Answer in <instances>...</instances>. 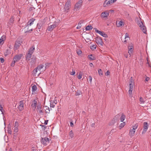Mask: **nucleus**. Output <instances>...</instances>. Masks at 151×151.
Instances as JSON below:
<instances>
[{
  "instance_id": "obj_46",
  "label": "nucleus",
  "mask_w": 151,
  "mask_h": 151,
  "mask_svg": "<svg viewBox=\"0 0 151 151\" xmlns=\"http://www.w3.org/2000/svg\"><path fill=\"white\" fill-rule=\"evenodd\" d=\"M133 84L131 83L129 84V89H133Z\"/></svg>"
},
{
  "instance_id": "obj_5",
  "label": "nucleus",
  "mask_w": 151,
  "mask_h": 151,
  "mask_svg": "<svg viewBox=\"0 0 151 151\" xmlns=\"http://www.w3.org/2000/svg\"><path fill=\"white\" fill-rule=\"evenodd\" d=\"M41 143L44 145H46L47 144L49 143V138L47 137L42 138V140H41Z\"/></svg>"
},
{
  "instance_id": "obj_52",
  "label": "nucleus",
  "mask_w": 151,
  "mask_h": 151,
  "mask_svg": "<svg viewBox=\"0 0 151 151\" xmlns=\"http://www.w3.org/2000/svg\"><path fill=\"white\" fill-rule=\"evenodd\" d=\"M119 118V116L118 115L116 116L114 118V121L115 119H116V121H117V120H118Z\"/></svg>"
},
{
  "instance_id": "obj_19",
  "label": "nucleus",
  "mask_w": 151,
  "mask_h": 151,
  "mask_svg": "<svg viewBox=\"0 0 151 151\" xmlns=\"http://www.w3.org/2000/svg\"><path fill=\"white\" fill-rule=\"evenodd\" d=\"M35 48L34 46H32L29 50L28 52L31 54H32L33 52L34 51Z\"/></svg>"
},
{
  "instance_id": "obj_2",
  "label": "nucleus",
  "mask_w": 151,
  "mask_h": 151,
  "mask_svg": "<svg viewBox=\"0 0 151 151\" xmlns=\"http://www.w3.org/2000/svg\"><path fill=\"white\" fill-rule=\"evenodd\" d=\"M71 0H67L64 7L65 11L67 12H68L69 10L71 8Z\"/></svg>"
},
{
  "instance_id": "obj_8",
  "label": "nucleus",
  "mask_w": 151,
  "mask_h": 151,
  "mask_svg": "<svg viewBox=\"0 0 151 151\" xmlns=\"http://www.w3.org/2000/svg\"><path fill=\"white\" fill-rule=\"evenodd\" d=\"M58 25V24L56 23H54L52 25L49 26L48 27L47 29L49 31H51L54 28L56 27Z\"/></svg>"
},
{
  "instance_id": "obj_9",
  "label": "nucleus",
  "mask_w": 151,
  "mask_h": 151,
  "mask_svg": "<svg viewBox=\"0 0 151 151\" xmlns=\"http://www.w3.org/2000/svg\"><path fill=\"white\" fill-rule=\"evenodd\" d=\"M148 127V125L147 122H144L143 123V130L142 132V134H143L146 132L147 130Z\"/></svg>"
},
{
  "instance_id": "obj_12",
  "label": "nucleus",
  "mask_w": 151,
  "mask_h": 151,
  "mask_svg": "<svg viewBox=\"0 0 151 151\" xmlns=\"http://www.w3.org/2000/svg\"><path fill=\"white\" fill-rule=\"evenodd\" d=\"M14 17L13 16H12L9 19V21L7 24L8 27H10V26H11L14 23Z\"/></svg>"
},
{
  "instance_id": "obj_11",
  "label": "nucleus",
  "mask_w": 151,
  "mask_h": 151,
  "mask_svg": "<svg viewBox=\"0 0 151 151\" xmlns=\"http://www.w3.org/2000/svg\"><path fill=\"white\" fill-rule=\"evenodd\" d=\"M37 100L36 99L33 100L32 101L31 106L34 110L35 109L37 106Z\"/></svg>"
},
{
  "instance_id": "obj_63",
  "label": "nucleus",
  "mask_w": 151,
  "mask_h": 151,
  "mask_svg": "<svg viewBox=\"0 0 151 151\" xmlns=\"http://www.w3.org/2000/svg\"><path fill=\"white\" fill-rule=\"evenodd\" d=\"M52 102H53V104H56L57 102L56 100H55L53 101H52Z\"/></svg>"
},
{
  "instance_id": "obj_33",
  "label": "nucleus",
  "mask_w": 151,
  "mask_h": 151,
  "mask_svg": "<svg viewBox=\"0 0 151 151\" xmlns=\"http://www.w3.org/2000/svg\"><path fill=\"white\" fill-rule=\"evenodd\" d=\"M125 125V122H123L122 123H121L119 126V127L120 128V129L122 128Z\"/></svg>"
},
{
  "instance_id": "obj_64",
  "label": "nucleus",
  "mask_w": 151,
  "mask_h": 151,
  "mask_svg": "<svg viewBox=\"0 0 151 151\" xmlns=\"http://www.w3.org/2000/svg\"><path fill=\"white\" fill-rule=\"evenodd\" d=\"M124 56L126 58H127L128 56V54L127 52H126V53H124Z\"/></svg>"
},
{
  "instance_id": "obj_50",
  "label": "nucleus",
  "mask_w": 151,
  "mask_h": 151,
  "mask_svg": "<svg viewBox=\"0 0 151 151\" xmlns=\"http://www.w3.org/2000/svg\"><path fill=\"white\" fill-rule=\"evenodd\" d=\"M37 109L38 110L41 109V106L40 105H38L37 106Z\"/></svg>"
},
{
  "instance_id": "obj_4",
  "label": "nucleus",
  "mask_w": 151,
  "mask_h": 151,
  "mask_svg": "<svg viewBox=\"0 0 151 151\" xmlns=\"http://www.w3.org/2000/svg\"><path fill=\"white\" fill-rule=\"evenodd\" d=\"M114 2L113 0H105L103 4V6L105 7H107Z\"/></svg>"
},
{
  "instance_id": "obj_39",
  "label": "nucleus",
  "mask_w": 151,
  "mask_h": 151,
  "mask_svg": "<svg viewBox=\"0 0 151 151\" xmlns=\"http://www.w3.org/2000/svg\"><path fill=\"white\" fill-rule=\"evenodd\" d=\"M138 24L140 27L143 26V23L142 21H139L138 22Z\"/></svg>"
},
{
  "instance_id": "obj_44",
  "label": "nucleus",
  "mask_w": 151,
  "mask_h": 151,
  "mask_svg": "<svg viewBox=\"0 0 151 151\" xmlns=\"http://www.w3.org/2000/svg\"><path fill=\"white\" fill-rule=\"evenodd\" d=\"M46 109H45L46 112L47 113H49L50 112V109L49 108V107L46 106Z\"/></svg>"
},
{
  "instance_id": "obj_51",
  "label": "nucleus",
  "mask_w": 151,
  "mask_h": 151,
  "mask_svg": "<svg viewBox=\"0 0 151 151\" xmlns=\"http://www.w3.org/2000/svg\"><path fill=\"white\" fill-rule=\"evenodd\" d=\"M133 80L132 79V77H131V78L130 79L129 81V83L131 84V83L132 84H133Z\"/></svg>"
},
{
  "instance_id": "obj_58",
  "label": "nucleus",
  "mask_w": 151,
  "mask_h": 151,
  "mask_svg": "<svg viewBox=\"0 0 151 151\" xmlns=\"http://www.w3.org/2000/svg\"><path fill=\"white\" fill-rule=\"evenodd\" d=\"M0 59L1 63H3L4 61V59L2 58H1Z\"/></svg>"
},
{
  "instance_id": "obj_28",
  "label": "nucleus",
  "mask_w": 151,
  "mask_h": 151,
  "mask_svg": "<svg viewBox=\"0 0 151 151\" xmlns=\"http://www.w3.org/2000/svg\"><path fill=\"white\" fill-rule=\"evenodd\" d=\"M42 24L41 23H38L37 25V27L39 31L40 32V29H41Z\"/></svg>"
},
{
  "instance_id": "obj_20",
  "label": "nucleus",
  "mask_w": 151,
  "mask_h": 151,
  "mask_svg": "<svg viewBox=\"0 0 151 151\" xmlns=\"http://www.w3.org/2000/svg\"><path fill=\"white\" fill-rule=\"evenodd\" d=\"M32 54L28 52L26 56V60L29 61L30 60Z\"/></svg>"
},
{
  "instance_id": "obj_53",
  "label": "nucleus",
  "mask_w": 151,
  "mask_h": 151,
  "mask_svg": "<svg viewBox=\"0 0 151 151\" xmlns=\"http://www.w3.org/2000/svg\"><path fill=\"white\" fill-rule=\"evenodd\" d=\"M8 132L10 134H11L12 133V131L11 129H8Z\"/></svg>"
},
{
  "instance_id": "obj_23",
  "label": "nucleus",
  "mask_w": 151,
  "mask_h": 151,
  "mask_svg": "<svg viewBox=\"0 0 151 151\" xmlns=\"http://www.w3.org/2000/svg\"><path fill=\"white\" fill-rule=\"evenodd\" d=\"M72 116V115H69L68 116V118L70 119V126L71 127H73L74 125L73 123V121L71 119V116Z\"/></svg>"
},
{
  "instance_id": "obj_24",
  "label": "nucleus",
  "mask_w": 151,
  "mask_h": 151,
  "mask_svg": "<svg viewBox=\"0 0 151 151\" xmlns=\"http://www.w3.org/2000/svg\"><path fill=\"white\" fill-rule=\"evenodd\" d=\"M125 115L123 114H122L120 118V120L121 122H123L125 120Z\"/></svg>"
},
{
  "instance_id": "obj_27",
  "label": "nucleus",
  "mask_w": 151,
  "mask_h": 151,
  "mask_svg": "<svg viewBox=\"0 0 151 151\" xmlns=\"http://www.w3.org/2000/svg\"><path fill=\"white\" fill-rule=\"evenodd\" d=\"M38 70H38L37 68H35L33 70V73H34V75H35V76H36V75L38 76L40 74V73L37 74V73Z\"/></svg>"
},
{
  "instance_id": "obj_32",
  "label": "nucleus",
  "mask_w": 151,
  "mask_h": 151,
  "mask_svg": "<svg viewBox=\"0 0 151 151\" xmlns=\"http://www.w3.org/2000/svg\"><path fill=\"white\" fill-rule=\"evenodd\" d=\"M83 73L82 72H80L79 73L78 75V78L79 79H81L82 78V76L83 74Z\"/></svg>"
},
{
  "instance_id": "obj_6",
  "label": "nucleus",
  "mask_w": 151,
  "mask_h": 151,
  "mask_svg": "<svg viewBox=\"0 0 151 151\" xmlns=\"http://www.w3.org/2000/svg\"><path fill=\"white\" fill-rule=\"evenodd\" d=\"M101 17L102 19H106L109 16V12L108 11H106L102 12L101 14Z\"/></svg>"
},
{
  "instance_id": "obj_18",
  "label": "nucleus",
  "mask_w": 151,
  "mask_h": 151,
  "mask_svg": "<svg viewBox=\"0 0 151 151\" xmlns=\"http://www.w3.org/2000/svg\"><path fill=\"white\" fill-rule=\"evenodd\" d=\"M128 49H129V51H128V53H129V55H130V56H131V54L132 53L133 49V47L132 46H129L128 47Z\"/></svg>"
},
{
  "instance_id": "obj_56",
  "label": "nucleus",
  "mask_w": 151,
  "mask_h": 151,
  "mask_svg": "<svg viewBox=\"0 0 151 151\" xmlns=\"http://www.w3.org/2000/svg\"><path fill=\"white\" fill-rule=\"evenodd\" d=\"M109 12V13H114V10H111V9H110V10H109V11H108Z\"/></svg>"
},
{
  "instance_id": "obj_34",
  "label": "nucleus",
  "mask_w": 151,
  "mask_h": 151,
  "mask_svg": "<svg viewBox=\"0 0 151 151\" xmlns=\"http://www.w3.org/2000/svg\"><path fill=\"white\" fill-rule=\"evenodd\" d=\"M92 28H93V27L91 26L88 25L86 27V29L87 30H91L92 29Z\"/></svg>"
},
{
  "instance_id": "obj_48",
  "label": "nucleus",
  "mask_w": 151,
  "mask_h": 151,
  "mask_svg": "<svg viewBox=\"0 0 151 151\" xmlns=\"http://www.w3.org/2000/svg\"><path fill=\"white\" fill-rule=\"evenodd\" d=\"M14 132H17L18 131V127H14Z\"/></svg>"
},
{
  "instance_id": "obj_60",
  "label": "nucleus",
  "mask_w": 151,
  "mask_h": 151,
  "mask_svg": "<svg viewBox=\"0 0 151 151\" xmlns=\"http://www.w3.org/2000/svg\"><path fill=\"white\" fill-rule=\"evenodd\" d=\"M3 108L1 105H0V110L3 113Z\"/></svg>"
},
{
  "instance_id": "obj_41",
  "label": "nucleus",
  "mask_w": 151,
  "mask_h": 151,
  "mask_svg": "<svg viewBox=\"0 0 151 151\" xmlns=\"http://www.w3.org/2000/svg\"><path fill=\"white\" fill-rule=\"evenodd\" d=\"M139 101H140V102H141L140 103L141 104H144L145 102V101L141 97H140Z\"/></svg>"
},
{
  "instance_id": "obj_38",
  "label": "nucleus",
  "mask_w": 151,
  "mask_h": 151,
  "mask_svg": "<svg viewBox=\"0 0 151 151\" xmlns=\"http://www.w3.org/2000/svg\"><path fill=\"white\" fill-rule=\"evenodd\" d=\"M10 53V51L9 50H6V52L5 53V55L6 56L8 55Z\"/></svg>"
},
{
  "instance_id": "obj_29",
  "label": "nucleus",
  "mask_w": 151,
  "mask_h": 151,
  "mask_svg": "<svg viewBox=\"0 0 151 151\" xmlns=\"http://www.w3.org/2000/svg\"><path fill=\"white\" fill-rule=\"evenodd\" d=\"M83 23V22L81 21H80L78 24V26L77 27V29H80L81 27V24Z\"/></svg>"
},
{
  "instance_id": "obj_37",
  "label": "nucleus",
  "mask_w": 151,
  "mask_h": 151,
  "mask_svg": "<svg viewBox=\"0 0 151 151\" xmlns=\"http://www.w3.org/2000/svg\"><path fill=\"white\" fill-rule=\"evenodd\" d=\"M32 91H35L37 90V87L35 85L32 86Z\"/></svg>"
},
{
  "instance_id": "obj_47",
  "label": "nucleus",
  "mask_w": 151,
  "mask_h": 151,
  "mask_svg": "<svg viewBox=\"0 0 151 151\" xmlns=\"http://www.w3.org/2000/svg\"><path fill=\"white\" fill-rule=\"evenodd\" d=\"M73 71L70 72V74L71 75H73L75 74V70H73V69L72 70Z\"/></svg>"
},
{
  "instance_id": "obj_55",
  "label": "nucleus",
  "mask_w": 151,
  "mask_h": 151,
  "mask_svg": "<svg viewBox=\"0 0 151 151\" xmlns=\"http://www.w3.org/2000/svg\"><path fill=\"white\" fill-rule=\"evenodd\" d=\"M132 91H133V89H129V90L128 91V93H129V94H132Z\"/></svg>"
},
{
  "instance_id": "obj_22",
  "label": "nucleus",
  "mask_w": 151,
  "mask_h": 151,
  "mask_svg": "<svg viewBox=\"0 0 151 151\" xmlns=\"http://www.w3.org/2000/svg\"><path fill=\"white\" fill-rule=\"evenodd\" d=\"M5 39L4 36H2L0 39V45H2L4 43V41Z\"/></svg>"
},
{
  "instance_id": "obj_59",
  "label": "nucleus",
  "mask_w": 151,
  "mask_h": 151,
  "mask_svg": "<svg viewBox=\"0 0 151 151\" xmlns=\"http://www.w3.org/2000/svg\"><path fill=\"white\" fill-rule=\"evenodd\" d=\"M89 81H90L91 83L92 82V77L91 76H89Z\"/></svg>"
},
{
  "instance_id": "obj_14",
  "label": "nucleus",
  "mask_w": 151,
  "mask_h": 151,
  "mask_svg": "<svg viewBox=\"0 0 151 151\" xmlns=\"http://www.w3.org/2000/svg\"><path fill=\"white\" fill-rule=\"evenodd\" d=\"M24 103L23 101H21L19 102V105L18 107V109L19 110L21 111L24 109Z\"/></svg>"
},
{
  "instance_id": "obj_54",
  "label": "nucleus",
  "mask_w": 151,
  "mask_h": 151,
  "mask_svg": "<svg viewBox=\"0 0 151 151\" xmlns=\"http://www.w3.org/2000/svg\"><path fill=\"white\" fill-rule=\"evenodd\" d=\"M39 114H43V111H42L41 109L40 110H39Z\"/></svg>"
},
{
  "instance_id": "obj_16",
  "label": "nucleus",
  "mask_w": 151,
  "mask_h": 151,
  "mask_svg": "<svg viewBox=\"0 0 151 151\" xmlns=\"http://www.w3.org/2000/svg\"><path fill=\"white\" fill-rule=\"evenodd\" d=\"M36 60V58L34 56H33L32 57L31 61H30V63L31 65H33L35 64Z\"/></svg>"
},
{
  "instance_id": "obj_43",
  "label": "nucleus",
  "mask_w": 151,
  "mask_h": 151,
  "mask_svg": "<svg viewBox=\"0 0 151 151\" xmlns=\"http://www.w3.org/2000/svg\"><path fill=\"white\" fill-rule=\"evenodd\" d=\"M96 45H93L90 47L91 49L93 50H94L96 49Z\"/></svg>"
},
{
  "instance_id": "obj_21",
  "label": "nucleus",
  "mask_w": 151,
  "mask_h": 151,
  "mask_svg": "<svg viewBox=\"0 0 151 151\" xmlns=\"http://www.w3.org/2000/svg\"><path fill=\"white\" fill-rule=\"evenodd\" d=\"M88 58L91 60H94L96 59V58L93 56L92 54L89 55L88 56Z\"/></svg>"
},
{
  "instance_id": "obj_7",
  "label": "nucleus",
  "mask_w": 151,
  "mask_h": 151,
  "mask_svg": "<svg viewBox=\"0 0 151 151\" xmlns=\"http://www.w3.org/2000/svg\"><path fill=\"white\" fill-rule=\"evenodd\" d=\"M96 41L97 44L100 46H102L103 42L101 38L99 37H97L96 38Z\"/></svg>"
},
{
  "instance_id": "obj_15",
  "label": "nucleus",
  "mask_w": 151,
  "mask_h": 151,
  "mask_svg": "<svg viewBox=\"0 0 151 151\" xmlns=\"http://www.w3.org/2000/svg\"><path fill=\"white\" fill-rule=\"evenodd\" d=\"M135 132V130L131 128L129 130V136L131 137H132L134 136Z\"/></svg>"
},
{
  "instance_id": "obj_30",
  "label": "nucleus",
  "mask_w": 151,
  "mask_h": 151,
  "mask_svg": "<svg viewBox=\"0 0 151 151\" xmlns=\"http://www.w3.org/2000/svg\"><path fill=\"white\" fill-rule=\"evenodd\" d=\"M123 23V22L122 21H119L118 23L117 22H116V25L118 27H120L122 25Z\"/></svg>"
},
{
  "instance_id": "obj_26",
  "label": "nucleus",
  "mask_w": 151,
  "mask_h": 151,
  "mask_svg": "<svg viewBox=\"0 0 151 151\" xmlns=\"http://www.w3.org/2000/svg\"><path fill=\"white\" fill-rule=\"evenodd\" d=\"M44 66V65L43 64H40L38 65L36 68H37L38 70L39 71L40 73V70Z\"/></svg>"
},
{
  "instance_id": "obj_10",
  "label": "nucleus",
  "mask_w": 151,
  "mask_h": 151,
  "mask_svg": "<svg viewBox=\"0 0 151 151\" xmlns=\"http://www.w3.org/2000/svg\"><path fill=\"white\" fill-rule=\"evenodd\" d=\"M21 42L20 41H17L15 42L14 46V50H16L18 49L20 46L21 45Z\"/></svg>"
},
{
  "instance_id": "obj_13",
  "label": "nucleus",
  "mask_w": 151,
  "mask_h": 151,
  "mask_svg": "<svg viewBox=\"0 0 151 151\" xmlns=\"http://www.w3.org/2000/svg\"><path fill=\"white\" fill-rule=\"evenodd\" d=\"M95 31L104 37L106 38L108 37L107 35L103 31H100L97 29L95 30Z\"/></svg>"
},
{
  "instance_id": "obj_35",
  "label": "nucleus",
  "mask_w": 151,
  "mask_h": 151,
  "mask_svg": "<svg viewBox=\"0 0 151 151\" xmlns=\"http://www.w3.org/2000/svg\"><path fill=\"white\" fill-rule=\"evenodd\" d=\"M129 38V35L127 33H126L125 35V38L124 39H125V40L124 41V42H127V39Z\"/></svg>"
},
{
  "instance_id": "obj_3",
  "label": "nucleus",
  "mask_w": 151,
  "mask_h": 151,
  "mask_svg": "<svg viewBox=\"0 0 151 151\" xmlns=\"http://www.w3.org/2000/svg\"><path fill=\"white\" fill-rule=\"evenodd\" d=\"M83 0H79L75 4L74 9L76 10H79L82 5L83 3Z\"/></svg>"
},
{
  "instance_id": "obj_62",
  "label": "nucleus",
  "mask_w": 151,
  "mask_h": 151,
  "mask_svg": "<svg viewBox=\"0 0 151 151\" xmlns=\"http://www.w3.org/2000/svg\"><path fill=\"white\" fill-rule=\"evenodd\" d=\"M150 78L146 76L145 78V81H148L150 80Z\"/></svg>"
},
{
  "instance_id": "obj_1",
  "label": "nucleus",
  "mask_w": 151,
  "mask_h": 151,
  "mask_svg": "<svg viewBox=\"0 0 151 151\" xmlns=\"http://www.w3.org/2000/svg\"><path fill=\"white\" fill-rule=\"evenodd\" d=\"M23 56V55L22 54H20L18 55H17L14 56L13 58V60L12 62L11 65L12 67H14L15 65V63L16 62H18L20 60Z\"/></svg>"
},
{
  "instance_id": "obj_61",
  "label": "nucleus",
  "mask_w": 151,
  "mask_h": 151,
  "mask_svg": "<svg viewBox=\"0 0 151 151\" xmlns=\"http://www.w3.org/2000/svg\"><path fill=\"white\" fill-rule=\"evenodd\" d=\"M116 129H113L111 131V132L113 133L116 132Z\"/></svg>"
},
{
  "instance_id": "obj_36",
  "label": "nucleus",
  "mask_w": 151,
  "mask_h": 151,
  "mask_svg": "<svg viewBox=\"0 0 151 151\" xmlns=\"http://www.w3.org/2000/svg\"><path fill=\"white\" fill-rule=\"evenodd\" d=\"M98 72L100 76H101L103 75V72L101 69H99L98 70Z\"/></svg>"
},
{
  "instance_id": "obj_49",
  "label": "nucleus",
  "mask_w": 151,
  "mask_h": 151,
  "mask_svg": "<svg viewBox=\"0 0 151 151\" xmlns=\"http://www.w3.org/2000/svg\"><path fill=\"white\" fill-rule=\"evenodd\" d=\"M81 92L80 91H78L76 93L75 95L76 96L79 95L81 94Z\"/></svg>"
},
{
  "instance_id": "obj_31",
  "label": "nucleus",
  "mask_w": 151,
  "mask_h": 151,
  "mask_svg": "<svg viewBox=\"0 0 151 151\" xmlns=\"http://www.w3.org/2000/svg\"><path fill=\"white\" fill-rule=\"evenodd\" d=\"M138 127V124H135L132 125L131 128L132 129H133L135 130Z\"/></svg>"
},
{
  "instance_id": "obj_57",
  "label": "nucleus",
  "mask_w": 151,
  "mask_h": 151,
  "mask_svg": "<svg viewBox=\"0 0 151 151\" xmlns=\"http://www.w3.org/2000/svg\"><path fill=\"white\" fill-rule=\"evenodd\" d=\"M110 72H109V70H107L106 71V73L105 75L106 76H108L109 75H110Z\"/></svg>"
},
{
  "instance_id": "obj_45",
  "label": "nucleus",
  "mask_w": 151,
  "mask_h": 151,
  "mask_svg": "<svg viewBox=\"0 0 151 151\" xmlns=\"http://www.w3.org/2000/svg\"><path fill=\"white\" fill-rule=\"evenodd\" d=\"M19 125V123L17 121L15 122L14 124V127H18Z\"/></svg>"
},
{
  "instance_id": "obj_40",
  "label": "nucleus",
  "mask_w": 151,
  "mask_h": 151,
  "mask_svg": "<svg viewBox=\"0 0 151 151\" xmlns=\"http://www.w3.org/2000/svg\"><path fill=\"white\" fill-rule=\"evenodd\" d=\"M69 135L71 138L73 137L74 134L72 130H71L70 131L69 133Z\"/></svg>"
},
{
  "instance_id": "obj_25",
  "label": "nucleus",
  "mask_w": 151,
  "mask_h": 151,
  "mask_svg": "<svg viewBox=\"0 0 151 151\" xmlns=\"http://www.w3.org/2000/svg\"><path fill=\"white\" fill-rule=\"evenodd\" d=\"M140 28L141 29L143 32V33H146L147 32V30H146V28L143 25L142 26L140 27Z\"/></svg>"
},
{
  "instance_id": "obj_17",
  "label": "nucleus",
  "mask_w": 151,
  "mask_h": 151,
  "mask_svg": "<svg viewBox=\"0 0 151 151\" xmlns=\"http://www.w3.org/2000/svg\"><path fill=\"white\" fill-rule=\"evenodd\" d=\"M35 20V19L33 18L31 19L27 22L28 25L31 26L33 24V22Z\"/></svg>"
},
{
  "instance_id": "obj_42",
  "label": "nucleus",
  "mask_w": 151,
  "mask_h": 151,
  "mask_svg": "<svg viewBox=\"0 0 151 151\" xmlns=\"http://www.w3.org/2000/svg\"><path fill=\"white\" fill-rule=\"evenodd\" d=\"M50 105L51 107L54 108L55 106V105L53 104V102H52V100L50 101Z\"/></svg>"
}]
</instances>
